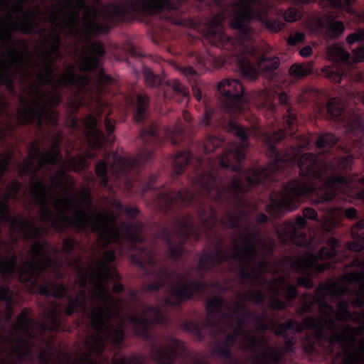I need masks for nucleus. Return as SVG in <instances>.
Segmentation results:
<instances>
[{"label":"nucleus","mask_w":364,"mask_h":364,"mask_svg":"<svg viewBox=\"0 0 364 364\" xmlns=\"http://www.w3.org/2000/svg\"><path fill=\"white\" fill-rule=\"evenodd\" d=\"M278 100L286 109L283 119L288 131L279 129L265 135L267 153L272 159L266 167L243 169L241 163L249 146V134L244 127L230 118L224 127L238 138L239 143L228 144L215 134H208L203 141L205 154L222 149L221 154L215 160L195 157L188 150L178 152L172 159L176 176L186 168L190 169L191 173L188 177L194 190L183 188L175 193L165 188L156 193L155 174L143 184L142 196L149 191H153L154 207L165 215L176 213L184 206L196 209L199 224L196 223L191 214L175 216L171 228L163 226L157 232V237L168 247L167 257L175 263L181 259L186 250L185 243L189 238L198 241L203 234L209 235L218 223L225 229H240L242 220L249 216L245 210L249 206L246 193L252 189L261 186L269 191V203L265 210L276 219L298 208L310 195L316 194L318 185L324 191L316 200L317 203L333 200L337 186H350V178L338 172L351 169L354 159L352 154L326 162L312 153L301 154L293 146L284 151L277 147V144L288 134H294L298 122L297 113L288 95L282 92Z\"/></svg>","instance_id":"1"},{"label":"nucleus","mask_w":364,"mask_h":364,"mask_svg":"<svg viewBox=\"0 0 364 364\" xmlns=\"http://www.w3.org/2000/svg\"><path fill=\"white\" fill-rule=\"evenodd\" d=\"M232 6L229 23L235 31V37L225 34L221 20L215 17L203 26L204 40L224 50V55L235 63L237 71H276L281 64L280 58L262 53L251 45L253 29L250 23L258 21L270 33H277L285 26L282 16L277 14L269 16L272 10L269 0H237Z\"/></svg>","instance_id":"2"},{"label":"nucleus","mask_w":364,"mask_h":364,"mask_svg":"<svg viewBox=\"0 0 364 364\" xmlns=\"http://www.w3.org/2000/svg\"><path fill=\"white\" fill-rule=\"evenodd\" d=\"M187 0H124L109 3L101 9L90 6L87 0H65L64 6L70 9L67 25L71 32L80 28L86 41L92 37L107 34L117 22L126 21L136 16L163 14L169 22L183 26L181 4Z\"/></svg>","instance_id":"3"},{"label":"nucleus","mask_w":364,"mask_h":364,"mask_svg":"<svg viewBox=\"0 0 364 364\" xmlns=\"http://www.w3.org/2000/svg\"><path fill=\"white\" fill-rule=\"evenodd\" d=\"M33 159H27L18 164L21 176L33 175V183L31 193L40 205L41 220L49 223L57 232L65 233L68 227L78 232L88 233L89 230L97 233L102 247H107L112 242L121 245V239L116 220L117 215L105 212H96L95 216L90 222V215L70 197L56 200L53 208L58 214L54 215L48 206V198L51 190L41 180L38 178L36 171L33 169Z\"/></svg>","instance_id":"4"},{"label":"nucleus","mask_w":364,"mask_h":364,"mask_svg":"<svg viewBox=\"0 0 364 364\" xmlns=\"http://www.w3.org/2000/svg\"><path fill=\"white\" fill-rule=\"evenodd\" d=\"M102 282H97L100 291L95 292V296L102 302V306H94L90 311L87 306V289H82L75 297L68 293V289L63 282L57 286V290L50 291L46 286L42 287L41 290L44 296H52L57 299L65 298L68 301L77 303L81 306L83 314L88 316L91 327L96 333L92 336L90 341L86 342L89 352L84 355L85 364H109L108 358L103 356L107 343L109 342L114 346H120L124 340V319L121 318L116 326L113 325L114 318L121 316L117 309H119L121 312L123 311V301L116 299L106 291Z\"/></svg>","instance_id":"5"},{"label":"nucleus","mask_w":364,"mask_h":364,"mask_svg":"<svg viewBox=\"0 0 364 364\" xmlns=\"http://www.w3.org/2000/svg\"><path fill=\"white\" fill-rule=\"evenodd\" d=\"M225 305V299L219 295H215L205 302V309L208 318L205 326L209 329H213V337L215 339L210 343L213 354L227 360H235L232 353V347L236 344L240 336H242L247 343H241L242 349L245 351H257L260 348H265L262 355H256L253 358L254 364H279L282 360V353L279 348L270 345L264 336L257 338L255 335L250 333L245 328V321L239 318L237 326L230 333H228L223 341H219L217 337L223 327L220 321L216 318L222 316L226 318H231L229 314L223 311Z\"/></svg>","instance_id":"6"},{"label":"nucleus","mask_w":364,"mask_h":364,"mask_svg":"<svg viewBox=\"0 0 364 364\" xmlns=\"http://www.w3.org/2000/svg\"><path fill=\"white\" fill-rule=\"evenodd\" d=\"M245 230L247 232L242 235L244 242L242 249L230 255L223 249V240L218 239L215 246V251L213 253L205 252L199 259L196 269L198 272L201 279L204 278L205 274L215 267L222 264L229 259H232L240 262L237 274L242 279L252 282L259 281V272L268 266V262L265 259L264 255H262V258L258 260L260 253L257 245H261L269 252H272V250L263 240L259 230L249 231V227H246Z\"/></svg>","instance_id":"7"},{"label":"nucleus","mask_w":364,"mask_h":364,"mask_svg":"<svg viewBox=\"0 0 364 364\" xmlns=\"http://www.w3.org/2000/svg\"><path fill=\"white\" fill-rule=\"evenodd\" d=\"M139 140L143 144V147L136 156L125 158L114 154V162L112 164L108 159L100 160L97 163L95 173L102 187H108L110 171L116 180L124 182L129 191H132L134 181L139 177L140 170L153 160L154 149L162 141L159 127L151 123L148 127L142 128L139 132Z\"/></svg>","instance_id":"8"},{"label":"nucleus","mask_w":364,"mask_h":364,"mask_svg":"<svg viewBox=\"0 0 364 364\" xmlns=\"http://www.w3.org/2000/svg\"><path fill=\"white\" fill-rule=\"evenodd\" d=\"M124 232V237L128 242L130 248L136 250V253L132 255L131 261L136 265L145 275H153L156 277L155 282H151L146 287V289L149 291H159L161 288H164L165 299L168 296L167 289L171 284V278L175 279L176 273L171 270L166 266H159L156 260V250L145 244V239L142 235L144 225L137 222L135 223H123L122 224Z\"/></svg>","instance_id":"9"},{"label":"nucleus","mask_w":364,"mask_h":364,"mask_svg":"<svg viewBox=\"0 0 364 364\" xmlns=\"http://www.w3.org/2000/svg\"><path fill=\"white\" fill-rule=\"evenodd\" d=\"M364 105V95L360 96ZM327 112L329 117L345 127V137L348 144L353 147L364 145V111L362 112H347L342 102L331 98L327 103Z\"/></svg>","instance_id":"10"},{"label":"nucleus","mask_w":364,"mask_h":364,"mask_svg":"<svg viewBox=\"0 0 364 364\" xmlns=\"http://www.w3.org/2000/svg\"><path fill=\"white\" fill-rule=\"evenodd\" d=\"M55 260L48 256L36 258V262L31 260L25 261L23 265L20 268L18 279L29 293L37 292L44 296L41 292V287L43 286L50 291L58 289L60 282L53 280L50 275H46L48 270L51 268Z\"/></svg>","instance_id":"11"},{"label":"nucleus","mask_w":364,"mask_h":364,"mask_svg":"<svg viewBox=\"0 0 364 364\" xmlns=\"http://www.w3.org/2000/svg\"><path fill=\"white\" fill-rule=\"evenodd\" d=\"M0 213L4 221L9 223L12 230L18 228L26 240L33 242L31 252L35 259L46 257V248L50 247V243L47 240H38L46 232L43 227L36 225L30 218L24 220L11 216L6 203H0Z\"/></svg>","instance_id":"12"},{"label":"nucleus","mask_w":364,"mask_h":364,"mask_svg":"<svg viewBox=\"0 0 364 364\" xmlns=\"http://www.w3.org/2000/svg\"><path fill=\"white\" fill-rule=\"evenodd\" d=\"M175 279L177 284H171L167 289L168 296L165 299L167 306L181 308L183 303L193 299L196 294L204 293L209 288L208 282L203 279H188L181 274L176 273Z\"/></svg>","instance_id":"13"},{"label":"nucleus","mask_w":364,"mask_h":364,"mask_svg":"<svg viewBox=\"0 0 364 364\" xmlns=\"http://www.w3.org/2000/svg\"><path fill=\"white\" fill-rule=\"evenodd\" d=\"M20 102L25 106V109L20 111L18 120L21 125L35 124L38 129H41L43 122L51 126L57 127L59 122V113L55 109L48 110L46 105L41 101H32L29 103L23 97H20Z\"/></svg>","instance_id":"14"},{"label":"nucleus","mask_w":364,"mask_h":364,"mask_svg":"<svg viewBox=\"0 0 364 364\" xmlns=\"http://www.w3.org/2000/svg\"><path fill=\"white\" fill-rule=\"evenodd\" d=\"M143 75L146 85L149 87L156 89L159 98L164 100L174 99L178 103H182L189 97L188 88L178 80L172 79L165 81L147 67L143 68Z\"/></svg>","instance_id":"15"},{"label":"nucleus","mask_w":364,"mask_h":364,"mask_svg":"<svg viewBox=\"0 0 364 364\" xmlns=\"http://www.w3.org/2000/svg\"><path fill=\"white\" fill-rule=\"evenodd\" d=\"M127 319L133 325L134 333L147 341L153 338L151 329L154 324L165 325L167 322L162 309L151 305H144L140 316L129 314Z\"/></svg>","instance_id":"16"},{"label":"nucleus","mask_w":364,"mask_h":364,"mask_svg":"<svg viewBox=\"0 0 364 364\" xmlns=\"http://www.w3.org/2000/svg\"><path fill=\"white\" fill-rule=\"evenodd\" d=\"M217 90L220 105L225 112L232 114L242 112L245 102V88L239 80L224 79L218 82Z\"/></svg>","instance_id":"17"},{"label":"nucleus","mask_w":364,"mask_h":364,"mask_svg":"<svg viewBox=\"0 0 364 364\" xmlns=\"http://www.w3.org/2000/svg\"><path fill=\"white\" fill-rule=\"evenodd\" d=\"M327 247H322L316 254H311L309 257L302 260L295 259L293 264L296 266L299 269L303 267L312 270L315 274H318L334 269L333 265L329 262L319 263L318 260H332L337 261L338 254V249L341 246L339 240L333 237L328 239Z\"/></svg>","instance_id":"18"},{"label":"nucleus","mask_w":364,"mask_h":364,"mask_svg":"<svg viewBox=\"0 0 364 364\" xmlns=\"http://www.w3.org/2000/svg\"><path fill=\"white\" fill-rule=\"evenodd\" d=\"M88 43V50L90 54L85 53L80 62V70L83 73H97V80L103 86L111 85L114 83V79L105 73L104 69L101 67L102 58L106 54L104 44L96 41L92 42L87 41Z\"/></svg>","instance_id":"19"},{"label":"nucleus","mask_w":364,"mask_h":364,"mask_svg":"<svg viewBox=\"0 0 364 364\" xmlns=\"http://www.w3.org/2000/svg\"><path fill=\"white\" fill-rule=\"evenodd\" d=\"M333 312H325L323 323L319 326V334L331 347L338 345L341 348H349V342L356 341V327L347 326L342 333L338 331V326L332 317Z\"/></svg>","instance_id":"20"},{"label":"nucleus","mask_w":364,"mask_h":364,"mask_svg":"<svg viewBox=\"0 0 364 364\" xmlns=\"http://www.w3.org/2000/svg\"><path fill=\"white\" fill-rule=\"evenodd\" d=\"M327 55L332 64L323 67L321 71L330 81L340 83L346 75V67L349 64L350 55L343 48L333 44L328 47Z\"/></svg>","instance_id":"21"},{"label":"nucleus","mask_w":364,"mask_h":364,"mask_svg":"<svg viewBox=\"0 0 364 364\" xmlns=\"http://www.w3.org/2000/svg\"><path fill=\"white\" fill-rule=\"evenodd\" d=\"M55 69L53 63H49L45 65V73H39L38 74V77L42 85H53L55 88L71 89L77 87L81 90L84 82L87 80L86 76H77L74 66H70L69 70L64 75L58 80H55L53 75Z\"/></svg>","instance_id":"22"},{"label":"nucleus","mask_w":364,"mask_h":364,"mask_svg":"<svg viewBox=\"0 0 364 364\" xmlns=\"http://www.w3.org/2000/svg\"><path fill=\"white\" fill-rule=\"evenodd\" d=\"M306 226V220L302 216L297 215L294 223L286 220L277 228V235L284 245L291 244L299 247H306L310 243L306 233L303 231Z\"/></svg>","instance_id":"23"},{"label":"nucleus","mask_w":364,"mask_h":364,"mask_svg":"<svg viewBox=\"0 0 364 364\" xmlns=\"http://www.w3.org/2000/svg\"><path fill=\"white\" fill-rule=\"evenodd\" d=\"M26 0H16V9L23 13V20L11 21V28L26 35L38 34L43 36L47 32V28H39L37 21L41 18L42 14L38 11L25 10Z\"/></svg>","instance_id":"24"},{"label":"nucleus","mask_w":364,"mask_h":364,"mask_svg":"<svg viewBox=\"0 0 364 364\" xmlns=\"http://www.w3.org/2000/svg\"><path fill=\"white\" fill-rule=\"evenodd\" d=\"M316 319L310 316H306L301 323L296 320L289 318L280 323L278 328L274 331V333L277 336H281L284 338L286 350L291 351L292 347L296 344V340L294 336L289 335L287 331H294L299 333L304 328H312L316 326Z\"/></svg>","instance_id":"25"},{"label":"nucleus","mask_w":364,"mask_h":364,"mask_svg":"<svg viewBox=\"0 0 364 364\" xmlns=\"http://www.w3.org/2000/svg\"><path fill=\"white\" fill-rule=\"evenodd\" d=\"M167 345L159 347L153 344L150 355L156 364H175L179 350L182 348V342L172 336L166 338Z\"/></svg>","instance_id":"26"},{"label":"nucleus","mask_w":364,"mask_h":364,"mask_svg":"<svg viewBox=\"0 0 364 364\" xmlns=\"http://www.w3.org/2000/svg\"><path fill=\"white\" fill-rule=\"evenodd\" d=\"M84 125L87 137L93 141L96 149H101L104 144L108 141L103 131L98 127V119L93 114H88L85 120Z\"/></svg>","instance_id":"27"},{"label":"nucleus","mask_w":364,"mask_h":364,"mask_svg":"<svg viewBox=\"0 0 364 364\" xmlns=\"http://www.w3.org/2000/svg\"><path fill=\"white\" fill-rule=\"evenodd\" d=\"M104 260H101L97 268L92 269L90 279L97 282H105L111 277L109 264L116 259L114 250H107L103 254Z\"/></svg>","instance_id":"28"},{"label":"nucleus","mask_w":364,"mask_h":364,"mask_svg":"<svg viewBox=\"0 0 364 364\" xmlns=\"http://www.w3.org/2000/svg\"><path fill=\"white\" fill-rule=\"evenodd\" d=\"M28 154L32 159L40 160L41 166H43V164L55 166L62 159L61 153L58 150L53 149L46 153L41 152L38 142L36 141L31 142Z\"/></svg>","instance_id":"29"},{"label":"nucleus","mask_w":364,"mask_h":364,"mask_svg":"<svg viewBox=\"0 0 364 364\" xmlns=\"http://www.w3.org/2000/svg\"><path fill=\"white\" fill-rule=\"evenodd\" d=\"M150 97L145 93H139L136 96L134 106L133 118L139 124L144 123L149 116Z\"/></svg>","instance_id":"30"},{"label":"nucleus","mask_w":364,"mask_h":364,"mask_svg":"<svg viewBox=\"0 0 364 364\" xmlns=\"http://www.w3.org/2000/svg\"><path fill=\"white\" fill-rule=\"evenodd\" d=\"M351 237L353 240L348 245V248L360 252L364 250V219L359 220L351 229Z\"/></svg>","instance_id":"31"},{"label":"nucleus","mask_w":364,"mask_h":364,"mask_svg":"<svg viewBox=\"0 0 364 364\" xmlns=\"http://www.w3.org/2000/svg\"><path fill=\"white\" fill-rule=\"evenodd\" d=\"M346 41L350 46L358 43L360 45L353 48V53L356 61H364V28H358L354 32L348 34L346 37Z\"/></svg>","instance_id":"32"},{"label":"nucleus","mask_w":364,"mask_h":364,"mask_svg":"<svg viewBox=\"0 0 364 364\" xmlns=\"http://www.w3.org/2000/svg\"><path fill=\"white\" fill-rule=\"evenodd\" d=\"M45 330L57 332L62 328V312L59 309H47L45 311Z\"/></svg>","instance_id":"33"},{"label":"nucleus","mask_w":364,"mask_h":364,"mask_svg":"<svg viewBox=\"0 0 364 364\" xmlns=\"http://www.w3.org/2000/svg\"><path fill=\"white\" fill-rule=\"evenodd\" d=\"M239 298L240 301L237 303L235 306L231 310L234 316L237 319L239 318L244 319L245 322L246 320L255 321L257 318H259V315L255 314L246 306L244 296L240 294Z\"/></svg>","instance_id":"34"},{"label":"nucleus","mask_w":364,"mask_h":364,"mask_svg":"<svg viewBox=\"0 0 364 364\" xmlns=\"http://www.w3.org/2000/svg\"><path fill=\"white\" fill-rule=\"evenodd\" d=\"M346 26L343 21L335 20L331 15L326 16V35L331 39H338L344 32Z\"/></svg>","instance_id":"35"},{"label":"nucleus","mask_w":364,"mask_h":364,"mask_svg":"<svg viewBox=\"0 0 364 364\" xmlns=\"http://www.w3.org/2000/svg\"><path fill=\"white\" fill-rule=\"evenodd\" d=\"M17 267V256L14 254L11 257L0 260V274L4 279L13 277Z\"/></svg>","instance_id":"36"},{"label":"nucleus","mask_w":364,"mask_h":364,"mask_svg":"<svg viewBox=\"0 0 364 364\" xmlns=\"http://www.w3.org/2000/svg\"><path fill=\"white\" fill-rule=\"evenodd\" d=\"M348 288L345 286L338 285L336 282L320 283L317 286V291H324L327 294L331 293L334 298L340 299L346 293Z\"/></svg>","instance_id":"37"},{"label":"nucleus","mask_w":364,"mask_h":364,"mask_svg":"<svg viewBox=\"0 0 364 364\" xmlns=\"http://www.w3.org/2000/svg\"><path fill=\"white\" fill-rule=\"evenodd\" d=\"M336 318L338 321L347 323L350 321L358 322V317H355L350 310L347 301L342 300L337 304Z\"/></svg>","instance_id":"38"},{"label":"nucleus","mask_w":364,"mask_h":364,"mask_svg":"<svg viewBox=\"0 0 364 364\" xmlns=\"http://www.w3.org/2000/svg\"><path fill=\"white\" fill-rule=\"evenodd\" d=\"M338 141V137L328 132L321 134L316 141L317 148L323 151H328L331 149Z\"/></svg>","instance_id":"39"},{"label":"nucleus","mask_w":364,"mask_h":364,"mask_svg":"<svg viewBox=\"0 0 364 364\" xmlns=\"http://www.w3.org/2000/svg\"><path fill=\"white\" fill-rule=\"evenodd\" d=\"M38 93L39 95V99L34 100L33 101H41L43 104L49 105L52 108L58 107L62 102V97L58 92H55L51 96L43 93L42 90L38 87Z\"/></svg>","instance_id":"40"},{"label":"nucleus","mask_w":364,"mask_h":364,"mask_svg":"<svg viewBox=\"0 0 364 364\" xmlns=\"http://www.w3.org/2000/svg\"><path fill=\"white\" fill-rule=\"evenodd\" d=\"M315 296H314V304H318L319 309L323 315L325 312H333V307L326 301L328 294L324 291L318 292L317 287L315 290Z\"/></svg>","instance_id":"41"},{"label":"nucleus","mask_w":364,"mask_h":364,"mask_svg":"<svg viewBox=\"0 0 364 364\" xmlns=\"http://www.w3.org/2000/svg\"><path fill=\"white\" fill-rule=\"evenodd\" d=\"M79 245V242L76 238L65 237L62 242L61 249H56L55 252H62L66 256H70L75 251L76 247Z\"/></svg>","instance_id":"42"},{"label":"nucleus","mask_w":364,"mask_h":364,"mask_svg":"<svg viewBox=\"0 0 364 364\" xmlns=\"http://www.w3.org/2000/svg\"><path fill=\"white\" fill-rule=\"evenodd\" d=\"M68 179L70 181V186L73 187L75 186V181L73 178L68 176L65 172L60 169L56 176L53 177L52 183L55 188H63L65 191H68L67 184L65 180Z\"/></svg>","instance_id":"43"},{"label":"nucleus","mask_w":364,"mask_h":364,"mask_svg":"<svg viewBox=\"0 0 364 364\" xmlns=\"http://www.w3.org/2000/svg\"><path fill=\"white\" fill-rule=\"evenodd\" d=\"M0 301L6 303V309L11 311L13 309V291L9 286H0Z\"/></svg>","instance_id":"44"},{"label":"nucleus","mask_w":364,"mask_h":364,"mask_svg":"<svg viewBox=\"0 0 364 364\" xmlns=\"http://www.w3.org/2000/svg\"><path fill=\"white\" fill-rule=\"evenodd\" d=\"M245 297V301L248 299L254 304L262 306L264 304L266 295L262 290H258L256 292L249 291L245 294H242Z\"/></svg>","instance_id":"45"},{"label":"nucleus","mask_w":364,"mask_h":364,"mask_svg":"<svg viewBox=\"0 0 364 364\" xmlns=\"http://www.w3.org/2000/svg\"><path fill=\"white\" fill-rule=\"evenodd\" d=\"M112 364H145V358L141 355H133L127 359L124 356H121L117 360L116 355H114Z\"/></svg>","instance_id":"46"},{"label":"nucleus","mask_w":364,"mask_h":364,"mask_svg":"<svg viewBox=\"0 0 364 364\" xmlns=\"http://www.w3.org/2000/svg\"><path fill=\"white\" fill-rule=\"evenodd\" d=\"M316 95V90L311 87H306L299 92L297 101L299 104H305L309 101L314 100Z\"/></svg>","instance_id":"47"},{"label":"nucleus","mask_w":364,"mask_h":364,"mask_svg":"<svg viewBox=\"0 0 364 364\" xmlns=\"http://www.w3.org/2000/svg\"><path fill=\"white\" fill-rule=\"evenodd\" d=\"M289 73L296 78H301L309 75L311 70L303 65L294 64L289 68Z\"/></svg>","instance_id":"48"},{"label":"nucleus","mask_w":364,"mask_h":364,"mask_svg":"<svg viewBox=\"0 0 364 364\" xmlns=\"http://www.w3.org/2000/svg\"><path fill=\"white\" fill-rule=\"evenodd\" d=\"M190 57L193 62L199 67H205L207 63L210 61L211 57L208 53H201L196 52H191Z\"/></svg>","instance_id":"49"},{"label":"nucleus","mask_w":364,"mask_h":364,"mask_svg":"<svg viewBox=\"0 0 364 364\" xmlns=\"http://www.w3.org/2000/svg\"><path fill=\"white\" fill-rule=\"evenodd\" d=\"M215 120L214 110L210 108L205 107L204 116L200 122V125L202 127H215Z\"/></svg>","instance_id":"50"},{"label":"nucleus","mask_w":364,"mask_h":364,"mask_svg":"<svg viewBox=\"0 0 364 364\" xmlns=\"http://www.w3.org/2000/svg\"><path fill=\"white\" fill-rule=\"evenodd\" d=\"M0 38L3 41L4 44L10 48L16 46L19 43L18 39L14 38L11 32L6 29L0 31Z\"/></svg>","instance_id":"51"},{"label":"nucleus","mask_w":364,"mask_h":364,"mask_svg":"<svg viewBox=\"0 0 364 364\" xmlns=\"http://www.w3.org/2000/svg\"><path fill=\"white\" fill-rule=\"evenodd\" d=\"M183 328L187 331L193 333L199 340L203 341L204 339L202 328L198 323L193 321H186L183 324Z\"/></svg>","instance_id":"52"},{"label":"nucleus","mask_w":364,"mask_h":364,"mask_svg":"<svg viewBox=\"0 0 364 364\" xmlns=\"http://www.w3.org/2000/svg\"><path fill=\"white\" fill-rule=\"evenodd\" d=\"M361 342L363 343L358 346V349H354L353 346L358 343V339L356 338L355 342H349V348H341L346 353H356L358 355L359 358L362 359L364 361V338H362Z\"/></svg>","instance_id":"53"},{"label":"nucleus","mask_w":364,"mask_h":364,"mask_svg":"<svg viewBox=\"0 0 364 364\" xmlns=\"http://www.w3.org/2000/svg\"><path fill=\"white\" fill-rule=\"evenodd\" d=\"M283 18L285 21L294 22L300 19L301 13L298 9L291 7L284 11Z\"/></svg>","instance_id":"54"},{"label":"nucleus","mask_w":364,"mask_h":364,"mask_svg":"<svg viewBox=\"0 0 364 364\" xmlns=\"http://www.w3.org/2000/svg\"><path fill=\"white\" fill-rule=\"evenodd\" d=\"M297 287L294 284H288L284 291V298L287 302L290 303L298 297Z\"/></svg>","instance_id":"55"},{"label":"nucleus","mask_w":364,"mask_h":364,"mask_svg":"<svg viewBox=\"0 0 364 364\" xmlns=\"http://www.w3.org/2000/svg\"><path fill=\"white\" fill-rule=\"evenodd\" d=\"M288 302L282 300L278 297H271L269 300V306L273 310L282 311L287 307Z\"/></svg>","instance_id":"56"},{"label":"nucleus","mask_w":364,"mask_h":364,"mask_svg":"<svg viewBox=\"0 0 364 364\" xmlns=\"http://www.w3.org/2000/svg\"><path fill=\"white\" fill-rule=\"evenodd\" d=\"M51 38L50 47L53 53H58L61 46V38L58 32H52L49 33Z\"/></svg>","instance_id":"57"},{"label":"nucleus","mask_w":364,"mask_h":364,"mask_svg":"<svg viewBox=\"0 0 364 364\" xmlns=\"http://www.w3.org/2000/svg\"><path fill=\"white\" fill-rule=\"evenodd\" d=\"M17 321L20 326L23 328H26L30 323L29 312L27 309L21 310V313L17 316Z\"/></svg>","instance_id":"58"},{"label":"nucleus","mask_w":364,"mask_h":364,"mask_svg":"<svg viewBox=\"0 0 364 364\" xmlns=\"http://www.w3.org/2000/svg\"><path fill=\"white\" fill-rule=\"evenodd\" d=\"M267 314L264 312L262 315L259 316L254 322L256 323V330L259 332H265L269 329V326L264 322Z\"/></svg>","instance_id":"59"},{"label":"nucleus","mask_w":364,"mask_h":364,"mask_svg":"<svg viewBox=\"0 0 364 364\" xmlns=\"http://www.w3.org/2000/svg\"><path fill=\"white\" fill-rule=\"evenodd\" d=\"M314 304V299L311 301H304L301 306L296 309V311L299 316H304L306 314L312 312Z\"/></svg>","instance_id":"60"},{"label":"nucleus","mask_w":364,"mask_h":364,"mask_svg":"<svg viewBox=\"0 0 364 364\" xmlns=\"http://www.w3.org/2000/svg\"><path fill=\"white\" fill-rule=\"evenodd\" d=\"M68 302V304L64 310L65 314L66 316H71L75 313H83V310L82 309L81 306L77 303H73L72 301Z\"/></svg>","instance_id":"61"},{"label":"nucleus","mask_w":364,"mask_h":364,"mask_svg":"<svg viewBox=\"0 0 364 364\" xmlns=\"http://www.w3.org/2000/svg\"><path fill=\"white\" fill-rule=\"evenodd\" d=\"M346 353V357L342 360L341 364H364V361L359 358L356 353ZM332 364H335L333 363Z\"/></svg>","instance_id":"62"},{"label":"nucleus","mask_w":364,"mask_h":364,"mask_svg":"<svg viewBox=\"0 0 364 364\" xmlns=\"http://www.w3.org/2000/svg\"><path fill=\"white\" fill-rule=\"evenodd\" d=\"M305 40V35L301 32H296L294 35L289 36L287 43L290 46H296L299 43L304 42Z\"/></svg>","instance_id":"63"},{"label":"nucleus","mask_w":364,"mask_h":364,"mask_svg":"<svg viewBox=\"0 0 364 364\" xmlns=\"http://www.w3.org/2000/svg\"><path fill=\"white\" fill-rule=\"evenodd\" d=\"M353 305L358 308L364 306V283H363L356 297L353 301Z\"/></svg>","instance_id":"64"}]
</instances>
